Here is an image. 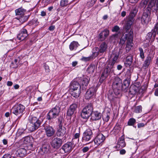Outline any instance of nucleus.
<instances>
[{
    "mask_svg": "<svg viewBox=\"0 0 158 158\" xmlns=\"http://www.w3.org/2000/svg\"><path fill=\"white\" fill-rule=\"evenodd\" d=\"M55 28L54 26L52 25L49 27L48 29L51 31H53Z\"/></svg>",
    "mask_w": 158,
    "mask_h": 158,
    "instance_id": "59",
    "label": "nucleus"
},
{
    "mask_svg": "<svg viewBox=\"0 0 158 158\" xmlns=\"http://www.w3.org/2000/svg\"><path fill=\"white\" fill-rule=\"evenodd\" d=\"M79 45L77 42L73 41L71 42L69 45V49L70 50H76Z\"/></svg>",
    "mask_w": 158,
    "mask_h": 158,
    "instance_id": "34",
    "label": "nucleus"
},
{
    "mask_svg": "<svg viewBox=\"0 0 158 158\" xmlns=\"http://www.w3.org/2000/svg\"><path fill=\"white\" fill-rule=\"evenodd\" d=\"M26 10L21 7L15 10L16 15H24Z\"/></svg>",
    "mask_w": 158,
    "mask_h": 158,
    "instance_id": "31",
    "label": "nucleus"
},
{
    "mask_svg": "<svg viewBox=\"0 0 158 158\" xmlns=\"http://www.w3.org/2000/svg\"><path fill=\"white\" fill-rule=\"evenodd\" d=\"M128 38V41L127 42L126 46V51L127 53L128 52L133 46V37L132 35H130Z\"/></svg>",
    "mask_w": 158,
    "mask_h": 158,
    "instance_id": "23",
    "label": "nucleus"
},
{
    "mask_svg": "<svg viewBox=\"0 0 158 158\" xmlns=\"http://www.w3.org/2000/svg\"><path fill=\"white\" fill-rule=\"evenodd\" d=\"M126 151L124 149H122L120 151V153L121 154L123 155L125 153Z\"/></svg>",
    "mask_w": 158,
    "mask_h": 158,
    "instance_id": "62",
    "label": "nucleus"
},
{
    "mask_svg": "<svg viewBox=\"0 0 158 158\" xmlns=\"http://www.w3.org/2000/svg\"><path fill=\"white\" fill-rule=\"evenodd\" d=\"M144 126V124L143 123H140L138 124L137 127L138 128H140L141 127H143Z\"/></svg>",
    "mask_w": 158,
    "mask_h": 158,
    "instance_id": "57",
    "label": "nucleus"
},
{
    "mask_svg": "<svg viewBox=\"0 0 158 158\" xmlns=\"http://www.w3.org/2000/svg\"><path fill=\"white\" fill-rule=\"evenodd\" d=\"M135 122L136 120L134 118H131L129 119L128 122L127 124L129 126H132L134 125Z\"/></svg>",
    "mask_w": 158,
    "mask_h": 158,
    "instance_id": "42",
    "label": "nucleus"
},
{
    "mask_svg": "<svg viewBox=\"0 0 158 158\" xmlns=\"http://www.w3.org/2000/svg\"><path fill=\"white\" fill-rule=\"evenodd\" d=\"M7 85L8 86H11L13 85V83L11 81H8L7 84Z\"/></svg>",
    "mask_w": 158,
    "mask_h": 158,
    "instance_id": "63",
    "label": "nucleus"
},
{
    "mask_svg": "<svg viewBox=\"0 0 158 158\" xmlns=\"http://www.w3.org/2000/svg\"><path fill=\"white\" fill-rule=\"evenodd\" d=\"M49 146L48 145H44L42 148V150L44 153L47 152L48 150Z\"/></svg>",
    "mask_w": 158,
    "mask_h": 158,
    "instance_id": "46",
    "label": "nucleus"
},
{
    "mask_svg": "<svg viewBox=\"0 0 158 158\" xmlns=\"http://www.w3.org/2000/svg\"><path fill=\"white\" fill-rule=\"evenodd\" d=\"M130 84V81L128 79H126L124 80L123 84H122L121 90L124 92H126L128 89V87Z\"/></svg>",
    "mask_w": 158,
    "mask_h": 158,
    "instance_id": "26",
    "label": "nucleus"
},
{
    "mask_svg": "<svg viewBox=\"0 0 158 158\" xmlns=\"http://www.w3.org/2000/svg\"><path fill=\"white\" fill-rule=\"evenodd\" d=\"M110 115L109 111L107 112L106 113H104L102 115L103 120L105 121L108 122L110 119Z\"/></svg>",
    "mask_w": 158,
    "mask_h": 158,
    "instance_id": "37",
    "label": "nucleus"
},
{
    "mask_svg": "<svg viewBox=\"0 0 158 158\" xmlns=\"http://www.w3.org/2000/svg\"><path fill=\"white\" fill-rule=\"evenodd\" d=\"M106 133H108L107 131H105L103 132V134L100 133L98 134L94 140V141L96 146H98L104 142L105 140L106 136H107L108 134L106 135Z\"/></svg>",
    "mask_w": 158,
    "mask_h": 158,
    "instance_id": "8",
    "label": "nucleus"
},
{
    "mask_svg": "<svg viewBox=\"0 0 158 158\" xmlns=\"http://www.w3.org/2000/svg\"><path fill=\"white\" fill-rule=\"evenodd\" d=\"M142 111V107L139 106L135 107L134 112L136 113H141Z\"/></svg>",
    "mask_w": 158,
    "mask_h": 158,
    "instance_id": "43",
    "label": "nucleus"
},
{
    "mask_svg": "<svg viewBox=\"0 0 158 158\" xmlns=\"http://www.w3.org/2000/svg\"><path fill=\"white\" fill-rule=\"evenodd\" d=\"M57 117L51 110L49 112L47 115V119L49 121L56 118Z\"/></svg>",
    "mask_w": 158,
    "mask_h": 158,
    "instance_id": "33",
    "label": "nucleus"
},
{
    "mask_svg": "<svg viewBox=\"0 0 158 158\" xmlns=\"http://www.w3.org/2000/svg\"><path fill=\"white\" fill-rule=\"evenodd\" d=\"M89 150L88 147H84L82 149V151L83 152H87Z\"/></svg>",
    "mask_w": 158,
    "mask_h": 158,
    "instance_id": "56",
    "label": "nucleus"
},
{
    "mask_svg": "<svg viewBox=\"0 0 158 158\" xmlns=\"http://www.w3.org/2000/svg\"><path fill=\"white\" fill-rule=\"evenodd\" d=\"M133 56L130 55L127 56L126 59V61L125 62V64L127 66H130L133 62Z\"/></svg>",
    "mask_w": 158,
    "mask_h": 158,
    "instance_id": "30",
    "label": "nucleus"
},
{
    "mask_svg": "<svg viewBox=\"0 0 158 158\" xmlns=\"http://www.w3.org/2000/svg\"><path fill=\"white\" fill-rule=\"evenodd\" d=\"M11 156L9 154H7L4 155L2 157V158H11Z\"/></svg>",
    "mask_w": 158,
    "mask_h": 158,
    "instance_id": "55",
    "label": "nucleus"
},
{
    "mask_svg": "<svg viewBox=\"0 0 158 158\" xmlns=\"http://www.w3.org/2000/svg\"><path fill=\"white\" fill-rule=\"evenodd\" d=\"M120 28L117 25L114 26L112 29V31L113 32H117L119 30Z\"/></svg>",
    "mask_w": 158,
    "mask_h": 158,
    "instance_id": "50",
    "label": "nucleus"
},
{
    "mask_svg": "<svg viewBox=\"0 0 158 158\" xmlns=\"http://www.w3.org/2000/svg\"><path fill=\"white\" fill-rule=\"evenodd\" d=\"M152 35H153V38H155L156 35V33L154 31L152 32H149L148 33L147 35V36H148V38L149 39H151Z\"/></svg>",
    "mask_w": 158,
    "mask_h": 158,
    "instance_id": "47",
    "label": "nucleus"
},
{
    "mask_svg": "<svg viewBox=\"0 0 158 158\" xmlns=\"http://www.w3.org/2000/svg\"><path fill=\"white\" fill-rule=\"evenodd\" d=\"M63 142L61 139L58 137H56L52 140L51 143V146L54 149H58L61 146Z\"/></svg>",
    "mask_w": 158,
    "mask_h": 158,
    "instance_id": "10",
    "label": "nucleus"
},
{
    "mask_svg": "<svg viewBox=\"0 0 158 158\" xmlns=\"http://www.w3.org/2000/svg\"><path fill=\"white\" fill-rule=\"evenodd\" d=\"M155 95L156 96H158V88L156 89L155 92Z\"/></svg>",
    "mask_w": 158,
    "mask_h": 158,
    "instance_id": "64",
    "label": "nucleus"
},
{
    "mask_svg": "<svg viewBox=\"0 0 158 158\" xmlns=\"http://www.w3.org/2000/svg\"><path fill=\"white\" fill-rule=\"evenodd\" d=\"M134 19L128 18L124 27V29L127 32L130 29L131 25L132 24Z\"/></svg>",
    "mask_w": 158,
    "mask_h": 158,
    "instance_id": "28",
    "label": "nucleus"
},
{
    "mask_svg": "<svg viewBox=\"0 0 158 158\" xmlns=\"http://www.w3.org/2000/svg\"><path fill=\"white\" fill-rule=\"evenodd\" d=\"M59 126H62V123L64 121V119L62 117L60 116L58 118Z\"/></svg>",
    "mask_w": 158,
    "mask_h": 158,
    "instance_id": "49",
    "label": "nucleus"
},
{
    "mask_svg": "<svg viewBox=\"0 0 158 158\" xmlns=\"http://www.w3.org/2000/svg\"><path fill=\"white\" fill-rule=\"evenodd\" d=\"M95 68V66L89 65L87 69V71L89 73L92 74L94 72Z\"/></svg>",
    "mask_w": 158,
    "mask_h": 158,
    "instance_id": "39",
    "label": "nucleus"
},
{
    "mask_svg": "<svg viewBox=\"0 0 158 158\" xmlns=\"http://www.w3.org/2000/svg\"><path fill=\"white\" fill-rule=\"evenodd\" d=\"M152 59V56L148 55L146 58L143 64V67L145 68H148L149 65Z\"/></svg>",
    "mask_w": 158,
    "mask_h": 158,
    "instance_id": "29",
    "label": "nucleus"
},
{
    "mask_svg": "<svg viewBox=\"0 0 158 158\" xmlns=\"http://www.w3.org/2000/svg\"><path fill=\"white\" fill-rule=\"evenodd\" d=\"M70 92L73 97L75 98L79 97L81 93V86L79 83L75 81L72 82L70 86Z\"/></svg>",
    "mask_w": 158,
    "mask_h": 158,
    "instance_id": "3",
    "label": "nucleus"
},
{
    "mask_svg": "<svg viewBox=\"0 0 158 158\" xmlns=\"http://www.w3.org/2000/svg\"><path fill=\"white\" fill-rule=\"evenodd\" d=\"M109 34V31L107 29H105L101 32L98 35V40L103 41L105 40Z\"/></svg>",
    "mask_w": 158,
    "mask_h": 158,
    "instance_id": "18",
    "label": "nucleus"
},
{
    "mask_svg": "<svg viewBox=\"0 0 158 158\" xmlns=\"http://www.w3.org/2000/svg\"><path fill=\"white\" fill-rule=\"evenodd\" d=\"M89 81V79L87 78H84L81 81V84L84 87H86L88 85ZM85 88V87H84Z\"/></svg>",
    "mask_w": 158,
    "mask_h": 158,
    "instance_id": "40",
    "label": "nucleus"
},
{
    "mask_svg": "<svg viewBox=\"0 0 158 158\" xmlns=\"http://www.w3.org/2000/svg\"><path fill=\"white\" fill-rule=\"evenodd\" d=\"M126 143L124 140V136L122 135L119 138L117 143V147L121 148L125 147Z\"/></svg>",
    "mask_w": 158,
    "mask_h": 158,
    "instance_id": "25",
    "label": "nucleus"
},
{
    "mask_svg": "<svg viewBox=\"0 0 158 158\" xmlns=\"http://www.w3.org/2000/svg\"><path fill=\"white\" fill-rule=\"evenodd\" d=\"M78 104V103L77 101H74V102L70 106L68 109L67 112V115L69 116L72 115L76 110Z\"/></svg>",
    "mask_w": 158,
    "mask_h": 158,
    "instance_id": "11",
    "label": "nucleus"
},
{
    "mask_svg": "<svg viewBox=\"0 0 158 158\" xmlns=\"http://www.w3.org/2000/svg\"><path fill=\"white\" fill-rule=\"evenodd\" d=\"M25 107L23 105L19 104L15 105L12 108L11 111L15 115L19 117L21 116L25 110Z\"/></svg>",
    "mask_w": 158,
    "mask_h": 158,
    "instance_id": "7",
    "label": "nucleus"
},
{
    "mask_svg": "<svg viewBox=\"0 0 158 158\" xmlns=\"http://www.w3.org/2000/svg\"><path fill=\"white\" fill-rule=\"evenodd\" d=\"M131 74V69H128L127 70L125 74V76L127 77V79L129 80L130 78Z\"/></svg>",
    "mask_w": 158,
    "mask_h": 158,
    "instance_id": "45",
    "label": "nucleus"
},
{
    "mask_svg": "<svg viewBox=\"0 0 158 158\" xmlns=\"http://www.w3.org/2000/svg\"><path fill=\"white\" fill-rule=\"evenodd\" d=\"M66 129L64 127L62 126H59L56 134L58 136H63L65 133Z\"/></svg>",
    "mask_w": 158,
    "mask_h": 158,
    "instance_id": "27",
    "label": "nucleus"
},
{
    "mask_svg": "<svg viewBox=\"0 0 158 158\" xmlns=\"http://www.w3.org/2000/svg\"><path fill=\"white\" fill-rule=\"evenodd\" d=\"M72 143L71 142H69L63 145L60 150L61 151H63L64 153H69L72 150Z\"/></svg>",
    "mask_w": 158,
    "mask_h": 158,
    "instance_id": "16",
    "label": "nucleus"
},
{
    "mask_svg": "<svg viewBox=\"0 0 158 158\" xmlns=\"http://www.w3.org/2000/svg\"><path fill=\"white\" fill-rule=\"evenodd\" d=\"M122 50H119L118 52H113L111 55V57L112 60V61L110 65L111 66V68L114 67V66L115 63L118 62V58L120 54H122Z\"/></svg>",
    "mask_w": 158,
    "mask_h": 158,
    "instance_id": "13",
    "label": "nucleus"
},
{
    "mask_svg": "<svg viewBox=\"0 0 158 158\" xmlns=\"http://www.w3.org/2000/svg\"><path fill=\"white\" fill-rule=\"evenodd\" d=\"M108 98L110 102H114L115 101L116 98H118L121 96V93L120 94H117L113 90H110L108 92Z\"/></svg>",
    "mask_w": 158,
    "mask_h": 158,
    "instance_id": "15",
    "label": "nucleus"
},
{
    "mask_svg": "<svg viewBox=\"0 0 158 158\" xmlns=\"http://www.w3.org/2000/svg\"><path fill=\"white\" fill-rule=\"evenodd\" d=\"M139 50L140 52V56L142 59H143L144 58V56L143 50L141 48H139Z\"/></svg>",
    "mask_w": 158,
    "mask_h": 158,
    "instance_id": "48",
    "label": "nucleus"
},
{
    "mask_svg": "<svg viewBox=\"0 0 158 158\" xmlns=\"http://www.w3.org/2000/svg\"><path fill=\"white\" fill-rule=\"evenodd\" d=\"M15 154L17 157H23L26 156L27 151L25 148H20L17 150Z\"/></svg>",
    "mask_w": 158,
    "mask_h": 158,
    "instance_id": "22",
    "label": "nucleus"
},
{
    "mask_svg": "<svg viewBox=\"0 0 158 158\" xmlns=\"http://www.w3.org/2000/svg\"><path fill=\"white\" fill-rule=\"evenodd\" d=\"M91 119L93 121L98 120L101 118L102 114L98 111H93L91 115Z\"/></svg>",
    "mask_w": 158,
    "mask_h": 158,
    "instance_id": "24",
    "label": "nucleus"
},
{
    "mask_svg": "<svg viewBox=\"0 0 158 158\" xmlns=\"http://www.w3.org/2000/svg\"><path fill=\"white\" fill-rule=\"evenodd\" d=\"M19 62V61H18V60L16 59H15L14 60V61L12 63V64H15L17 66V64Z\"/></svg>",
    "mask_w": 158,
    "mask_h": 158,
    "instance_id": "61",
    "label": "nucleus"
},
{
    "mask_svg": "<svg viewBox=\"0 0 158 158\" xmlns=\"http://www.w3.org/2000/svg\"><path fill=\"white\" fill-rule=\"evenodd\" d=\"M29 15L27 16H24L23 15L21 16L18 19V20L21 23H22L26 21H27L29 18Z\"/></svg>",
    "mask_w": 158,
    "mask_h": 158,
    "instance_id": "35",
    "label": "nucleus"
},
{
    "mask_svg": "<svg viewBox=\"0 0 158 158\" xmlns=\"http://www.w3.org/2000/svg\"><path fill=\"white\" fill-rule=\"evenodd\" d=\"M93 133L92 131L88 129L85 130L83 134L82 141L88 142L91 140L93 137Z\"/></svg>",
    "mask_w": 158,
    "mask_h": 158,
    "instance_id": "12",
    "label": "nucleus"
},
{
    "mask_svg": "<svg viewBox=\"0 0 158 158\" xmlns=\"http://www.w3.org/2000/svg\"><path fill=\"white\" fill-rule=\"evenodd\" d=\"M157 12L158 10V0H150L148 3V6L143 13L141 18L143 23H146L149 21L151 11Z\"/></svg>",
    "mask_w": 158,
    "mask_h": 158,
    "instance_id": "1",
    "label": "nucleus"
},
{
    "mask_svg": "<svg viewBox=\"0 0 158 158\" xmlns=\"http://www.w3.org/2000/svg\"><path fill=\"white\" fill-rule=\"evenodd\" d=\"M112 68L110 64H108L101 75L99 80L100 82H102L103 80L106 78Z\"/></svg>",
    "mask_w": 158,
    "mask_h": 158,
    "instance_id": "9",
    "label": "nucleus"
},
{
    "mask_svg": "<svg viewBox=\"0 0 158 158\" xmlns=\"http://www.w3.org/2000/svg\"><path fill=\"white\" fill-rule=\"evenodd\" d=\"M69 4L68 0H61L60 2V6L61 7L67 6Z\"/></svg>",
    "mask_w": 158,
    "mask_h": 158,
    "instance_id": "38",
    "label": "nucleus"
},
{
    "mask_svg": "<svg viewBox=\"0 0 158 158\" xmlns=\"http://www.w3.org/2000/svg\"><path fill=\"white\" fill-rule=\"evenodd\" d=\"M150 0H143L141 3V6L145 8L147 5H148Z\"/></svg>",
    "mask_w": 158,
    "mask_h": 158,
    "instance_id": "41",
    "label": "nucleus"
},
{
    "mask_svg": "<svg viewBox=\"0 0 158 158\" xmlns=\"http://www.w3.org/2000/svg\"><path fill=\"white\" fill-rule=\"evenodd\" d=\"M54 114H55L57 116H58L60 112V109L58 106H56L54 108L50 110Z\"/></svg>",
    "mask_w": 158,
    "mask_h": 158,
    "instance_id": "36",
    "label": "nucleus"
},
{
    "mask_svg": "<svg viewBox=\"0 0 158 158\" xmlns=\"http://www.w3.org/2000/svg\"><path fill=\"white\" fill-rule=\"evenodd\" d=\"M44 66L46 72L47 73L49 72L50 70L48 65L46 64H44Z\"/></svg>",
    "mask_w": 158,
    "mask_h": 158,
    "instance_id": "53",
    "label": "nucleus"
},
{
    "mask_svg": "<svg viewBox=\"0 0 158 158\" xmlns=\"http://www.w3.org/2000/svg\"><path fill=\"white\" fill-rule=\"evenodd\" d=\"M140 89L139 87L135 85H131L129 88V94L132 95V97L139 92Z\"/></svg>",
    "mask_w": 158,
    "mask_h": 158,
    "instance_id": "21",
    "label": "nucleus"
},
{
    "mask_svg": "<svg viewBox=\"0 0 158 158\" xmlns=\"http://www.w3.org/2000/svg\"><path fill=\"white\" fill-rule=\"evenodd\" d=\"M138 11V10L137 7H133L130 13L128 18L134 19V17L136 15Z\"/></svg>",
    "mask_w": 158,
    "mask_h": 158,
    "instance_id": "32",
    "label": "nucleus"
},
{
    "mask_svg": "<svg viewBox=\"0 0 158 158\" xmlns=\"http://www.w3.org/2000/svg\"><path fill=\"white\" fill-rule=\"evenodd\" d=\"M29 123L27 127L29 130L31 132L38 129L41 123V121L35 117L30 116L29 118Z\"/></svg>",
    "mask_w": 158,
    "mask_h": 158,
    "instance_id": "2",
    "label": "nucleus"
},
{
    "mask_svg": "<svg viewBox=\"0 0 158 158\" xmlns=\"http://www.w3.org/2000/svg\"><path fill=\"white\" fill-rule=\"evenodd\" d=\"M93 108L91 104L86 106L82 110L81 116L83 119L87 120L92 114L93 112Z\"/></svg>",
    "mask_w": 158,
    "mask_h": 158,
    "instance_id": "5",
    "label": "nucleus"
},
{
    "mask_svg": "<svg viewBox=\"0 0 158 158\" xmlns=\"http://www.w3.org/2000/svg\"><path fill=\"white\" fill-rule=\"evenodd\" d=\"M91 59L90 57H83L81 58V60L85 61H89Z\"/></svg>",
    "mask_w": 158,
    "mask_h": 158,
    "instance_id": "54",
    "label": "nucleus"
},
{
    "mask_svg": "<svg viewBox=\"0 0 158 158\" xmlns=\"http://www.w3.org/2000/svg\"><path fill=\"white\" fill-rule=\"evenodd\" d=\"M118 34L116 33L111 36L110 38V40L111 42H115L116 40V39L118 37Z\"/></svg>",
    "mask_w": 158,
    "mask_h": 158,
    "instance_id": "44",
    "label": "nucleus"
},
{
    "mask_svg": "<svg viewBox=\"0 0 158 158\" xmlns=\"http://www.w3.org/2000/svg\"><path fill=\"white\" fill-rule=\"evenodd\" d=\"M122 80L118 77H115L114 78L112 85L113 91L117 94H120L122 89Z\"/></svg>",
    "mask_w": 158,
    "mask_h": 158,
    "instance_id": "4",
    "label": "nucleus"
},
{
    "mask_svg": "<svg viewBox=\"0 0 158 158\" xmlns=\"http://www.w3.org/2000/svg\"><path fill=\"white\" fill-rule=\"evenodd\" d=\"M96 91V88L94 87H92L89 88L86 93L85 96V98L89 99L93 98Z\"/></svg>",
    "mask_w": 158,
    "mask_h": 158,
    "instance_id": "17",
    "label": "nucleus"
},
{
    "mask_svg": "<svg viewBox=\"0 0 158 158\" xmlns=\"http://www.w3.org/2000/svg\"><path fill=\"white\" fill-rule=\"evenodd\" d=\"M28 35L27 31L25 29H23L18 35L17 38L20 40H24Z\"/></svg>",
    "mask_w": 158,
    "mask_h": 158,
    "instance_id": "20",
    "label": "nucleus"
},
{
    "mask_svg": "<svg viewBox=\"0 0 158 158\" xmlns=\"http://www.w3.org/2000/svg\"><path fill=\"white\" fill-rule=\"evenodd\" d=\"M158 23H157L156 25L155 26L154 31H153L154 32H156L158 30Z\"/></svg>",
    "mask_w": 158,
    "mask_h": 158,
    "instance_id": "60",
    "label": "nucleus"
},
{
    "mask_svg": "<svg viewBox=\"0 0 158 158\" xmlns=\"http://www.w3.org/2000/svg\"><path fill=\"white\" fill-rule=\"evenodd\" d=\"M30 136H26L24 138V141H26L28 143L30 142Z\"/></svg>",
    "mask_w": 158,
    "mask_h": 158,
    "instance_id": "58",
    "label": "nucleus"
},
{
    "mask_svg": "<svg viewBox=\"0 0 158 158\" xmlns=\"http://www.w3.org/2000/svg\"><path fill=\"white\" fill-rule=\"evenodd\" d=\"M46 135L48 137L53 136L55 133V130L53 128L49 125L45 126L44 127Z\"/></svg>",
    "mask_w": 158,
    "mask_h": 158,
    "instance_id": "14",
    "label": "nucleus"
},
{
    "mask_svg": "<svg viewBox=\"0 0 158 158\" xmlns=\"http://www.w3.org/2000/svg\"><path fill=\"white\" fill-rule=\"evenodd\" d=\"M107 48V44L105 42H103L100 44L99 48L95 47L93 48V54L95 56L100 54H102L106 52Z\"/></svg>",
    "mask_w": 158,
    "mask_h": 158,
    "instance_id": "6",
    "label": "nucleus"
},
{
    "mask_svg": "<svg viewBox=\"0 0 158 158\" xmlns=\"http://www.w3.org/2000/svg\"><path fill=\"white\" fill-rule=\"evenodd\" d=\"M132 30H131L129 33L125 35L124 34L123 35L120 39L119 44L122 45L124 44L126 40H127V41H128V38L130 35H132V36L133 37V31Z\"/></svg>",
    "mask_w": 158,
    "mask_h": 158,
    "instance_id": "19",
    "label": "nucleus"
},
{
    "mask_svg": "<svg viewBox=\"0 0 158 158\" xmlns=\"http://www.w3.org/2000/svg\"><path fill=\"white\" fill-rule=\"evenodd\" d=\"M80 136V132L79 131L78 133H76L73 136L74 139H78V141H79V138Z\"/></svg>",
    "mask_w": 158,
    "mask_h": 158,
    "instance_id": "51",
    "label": "nucleus"
},
{
    "mask_svg": "<svg viewBox=\"0 0 158 158\" xmlns=\"http://www.w3.org/2000/svg\"><path fill=\"white\" fill-rule=\"evenodd\" d=\"M97 0H91L90 2H88L89 6L91 7L93 6L96 2Z\"/></svg>",
    "mask_w": 158,
    "mask_h": 158,
    "instance_id": "52",
    "label": "nucleus"
}]
</instances>
